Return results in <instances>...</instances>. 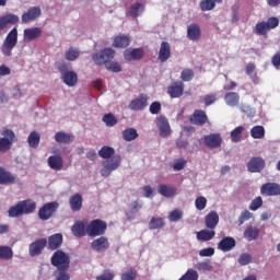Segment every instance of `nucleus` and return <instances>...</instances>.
<instances>
[{"mask_svg": "<svg viewBox=\"0 0 280 280\" xmlns=\"http://www.w3.org/2000/svg\"><path fill=\"white\" fill-rule=\"evenodd\" d=\"M199 8L202 12H210L215 8V1L213 0H201L199 3Z\"/></svg>", "mask_w": 280, "mask_h": 280, "instance_id": "3c124183", "label": "nucleus"}, {"mask_svg": "<svg viewBox=\"0 0 280 280\" xmlns=\"http://www.w3.org/2000/svg\"><path fill=\"white\" fill-rule=\"evenodd\" d=\"M143 209V201L137 199L132 201L129 206V212L126 213L127 220L132 221L135 220V213H139Z\"/></svg>", "mask_w": 280, "mask_h": 280, "instance_id": "bb28decb", "label": "nucleus"}, {"mask_svg": "<svg viewBox=\"0 0 280 280\" xmlns=\"http://www.w3.org/2000/svg\"><path fill=\"white\" fill-rule=\"evenodd\" d=\"M194 70L184 69L180 73V79L183 80V82H191V80H194Z\"/></svg>", "mask_w": 280, "mask_h": 280, "instance_id": "864d4df0", "label": "nucleus"}, {"mask_svg": "<svg viewBox=\"0 0 280 280\" xmlns=\"http://www.w3.org/2000/svg\"><path fill=\"white\" fill-rule=\"evenodd\" d=\"M27 143H28L30 148H33V150H36V148H38V145H40V133L37 131H32L28 135Z\"/></svg>", "mask_w": 280, "mask_h": 280, "instance_id": "ea45409f", "label": "nucleus"}, {"mask_svg": "<svg viewBox=\"0 0 280 280\" xmlns=\"http://www.w3.org/2000/svg\"><path fill=\"white\" fill-rule=\"evenodd\" d=\"M203 141L205 145L207 148H211L212 150H215V148H220V145H222V137L220 133H210L205 136Z\"/></svg>", "mask_w": 280, "mask_h": 280, "instance_id": "dca6fc26", "label": "nucleus"}, {"mask_svg": "<svg viewBox=\"0 0 280 280\" xmlns=\"http://www.w3.org/2000/svg\"><path fill=\"white\" fill-rule=\"evenodd\" d=\"M276 27H279V19L271 16L267 21L256 23L255 33L258 36H268V32H270V30H275Z\"/></svg>", "mask_w": 280, "mask_h": 280, "instance_id": "39448f33", "label": "nucleus"}, {"mask_svg": "<svg viewBox=\"0 0 280 280\" xmlns=\"http://www.w3.org/2000/svg\"><path fill=\"white\" fill-rule=\"evenodd\" d=\"M264 205L261 197H256L249 205L250 211H257Z\"/></svg>", "mask_w": 280, "mask_h": 280, "instance_id": "680f3d73", "label": "nucleus"}, {"mask_svg": "<svg viewBox=\"0 0 280 280\" xmlns=\"http://www.w3.org/2000/svg\"><path fill=\"white\" fill-rule=\"evenodd\" d=\"M250 137L253 139H264L266 137V129L264 126L256 125L250 129Z\"/></svg>", "mask_w": 280, "mask_h": 280, "instance_id": "37998d69", "label": "nucleus"}, {"mask_svg": "<svg viewBox=\"0 0 280 280\" xmlns=\"http://www.w3.org/2000/svg\"><path fill=\"white\" fill-rule=\"evenodd\" d=\"M145 10V7L141 2H136L129 8V14L133 19H137L140 13H142Z\"/></svg>", "mask_w": 280, "mask_h": 280, "instance_id": "a18cd8bd", "label": "nucleus"}, {"mask_svg": "<svg viewBox=\"0 0 280 280\" xmlns=\"http://www.w3.org/2000/svg\"><path fill=\"white\" fill-rule=\"evenodd\" d=\"M62 246V234L57 233L48 237L49 250H58Z\"/></svg>", "mask_w": 280, "mask_h": 280, "instance_id": "c756f323", "label": "nucleus"}, {"mask_svg": "<svg viewBox=\"0 0 280 280\" xmlns=\"http://www.w3.org/2000/svg\"><path fill=\"white\" fill-rule=\"evenodd\" d=\"M74 237H84L86 234V221H77L71 228Z\"/></svg>", "mask_w": 280, "mask_h": 280, "instance_id": "a878e982", "label": "nucleus"}, {"mask_svg": "<svg viewBox=\"0 0 280 280\" xmlns=\"http://www.w3.org/2000/svg\"><path fill=\"white\" fill-rule=\"evenodd\" d=\"M244 237L247 242H253L259 237V229L257 226H247L244 231Z\"/></svg>", "mask_w": 280, "mask_h": 280, "instance_id": "e433bc0d", "label": "nucleus"}, {"mask_svg": "<svg viewBox=\"0 0 280 280\" xmlns=\"http://www.w3.org/2000/svg\"><path fill=\"white\" fill-rule=\"evenodd\" d=\"M14 257V250L8 245H0V259L10 261Z\"/></svg>", "mask_w": 280, "mask_h": 280, "instance_id": "58836bf2", "label": "nucleus"}, {"mask_svg": "<svg viewBox=\"0 0 280 280\" xmlns=\"http://www.w3.org/2000/svg\"><path fill=\"white\" fill-rule=\"evenodd\" d=\"M137 269L130 267L129 269L121 273L120 280H137Z\"/></svg>", "mask_w": 280, "mask_h": 280, "instance_id": "09e8293b", "label": "nucleus"}, {"mask_svg": "<svg viewBox=\"0 0 280 280\" xmlns=\"http://www.w3.org/2000/svg\"><path fill=\"white\" fill-rule=\"evenodd\" d=\"M184 91L185 84L183 83V81H175L167 88V93L173 100L177 97H183Z\"/></svg>", "mask_w": 280, "mask_h": 280, "instance_id": "2eb2a0df", "label": "nucleus"}, {"mask_svg": "<svg viewBox=\"0 0 280 280\" xmlns=\"http://www.w3.org/2000/svg\"><path fill=\"white\" fill-rule=\"evenodd\" d=\"M115 275L110 269H105L102 275L96 277V280H114Z\"/></svg>", "mask_w": 280, "mask_h": 280, "instance_id": "4d7b16f0", "label": "nucleus"}, {"mask_svg": "<svg viewBox=\"0 0 280 280\" xmlns=\"http://www.w3.org/2000/svg\"><path fill=\"white\" fill-rule=\"evenodd\" d=\"M47 247V238H38L32 242L28 246V254L31 257H38L43 255V250Z\"/></svg>", "mask_w": 280, "mask_h": 280, "instance_id": "9d476101", "label": "nucleus"}, {"mask_svg": "<svg viewBox=\"0 0 280 280\" xmlns=\"http://www.w3.org/2000/svg\"><path fill=\"white\" fill-rule=\"evenodd\" d=\"M143 48H132V49H126L124 51V58L128 62H132V60H141L144 56Z\"/></svg>", "mask_w": 280, "mask_h": 280, "instance_id": "412c9836", "label": "nucleus"}, {"mask_svg": "<svg viewBox=\"0 0 280 280\" xmlns=\"http://www.w3.org/2000/svg\"><path fill=\"white\" fill-rule=\"evenodd\" d=\"M121 165V155H115L110 160L103 162V168L101 170V175L105 178L110 176L115 170Z\"/></svg>", "mask_w": 280, "mask_h": 280, "instance_id": "0eeeda50", "label": "nucleus"}, {"mask_svg": "<svg viewBox=\"0 0 280 280\" xmlns=\"http://www.w3.org/2000/svg\"><path fill=\"white\" fill-rule=\"evenodd\" d=\"M139 137L137 129L135 128H127L122 131V139L125 141H135Z\"/></svg>", "mask_w": 280, "mask_h": 280, "instance_id": "49530a36", "label": "nucleus"}, {"mask_svg": "<svg viewBox=\"0 0 280 280\" xmlns=\"http://www.w3.org/2000/svg\"><path fill=\"white\" fill-rule=\"evenodd\" d=\"M262 196H280V185L277 183L264 184L260 188Z\"/></svg>", "mask_w": 280, "mask_h": 280, "instance_id": "aec40b11", "label": "nucleus"}, {"mask_svg": "<svg viewBox=\"0 0 280 280\" xmlns=\"http://www.w3.org/2000/svg\"><path fill=\"white\" fill-rule=\"evenodd\" d=\"M105 67H106V69H108V71H112L113 73L121 72V65H119V62H117V61L109 62Z\"/></svg>", "mask_w": 280, "mask_h": 280, "instance_id": "0e129e2a", "label": "nucleus"}, {"mask_svg": "<svg viewBox=\"0 0 280 280\" xmlns=\"http://www.w3.org/2000/svg\"><path fill=\"white\" fill-rule=\"evenodd\" d=\"M250 218H253V212L244 210L238 217V222L240 224H244V222H247V220H250Z\"/></svg>", "mask_w": 280, "mask_h": 280, "instance_id": "338daca9", "label": "nucleus"}, {"mask_svg": "<svg viewBox=\"0 0 280 280\" xmlns=\"http://www.w3.org/2000/svg\"><path fill=\"white\" fill-rule=\"evenodd\" d=\"M195 207L198 211H203L207 207V198L200 196L195 200Z\"/></svg>", "mask_w": 280, "mask_h": 280, "instance_id": "13d9d810", "label": "nucleus"}, {"mask_svg": "<svg viewBox=\"0 0 280 280\" xmlns=\"http://www.w3.org/2000/svg\"><path fill=\"white\" fill-rule=\"evenodd\" d=\"M179 280H198V271L188 269L186 273L179 278Z\"/></svg>", "mask_w": 280, "mask_h": 280, "instance_id": "5fc2aeb1", "label": "nucleus"}, {"mask_svg": "<svg viewBox=\"0 0 280 280\" xmlns=\"http://www.w3.org/2000/svg\"><path fill=\"white\" fill-rule=\"evenodd\" d=\"M50 264L51 266L57 268V270H69L71 259L69 258V255H67V253L58 249L52 254L50 258Z\"/></svg>", "mask_w": 280, "mask_h": 280, "instance_id": "7ed1b4c3", "label": "nucleus"}, {"mask_svg": "<svg viewBox=\"0 0 280 280\" xmlns=\"http://www.w3.org/2000/svg\"><path fill=\"white\" fill-rule=\"evenodd\" d=\"M114 154H115V149L113 147H108V145H104L98 151V155L101 156V159H109L108 161H110V159H113Z\"/></svg>", "mask_w": 280, "mask_h": 280, "instance_id": "de8ad7c7", "label": "nucleus"}, {"mask_svg": "<svg viewBox=\"0 0 280 280\" xmlns=\"http://www.w3.org/2000/svg\"><path fill=\"white\" fill-rule=\"evenodd\" d=\"M2 135L3 138H0V152H8L12 148V143L16 141V135L12 129H5Z\"/></svg>", "mask_w": 280, "mask_h": 280, "instance_id": "1a4fd4ad", "label": "nucleus"}, {"mask_svg": "<svg viewBox=\"0 0 280 280\" xmlns=\"http://www.w3.org/2000/svg\"><path fill=\"white\" fill-rule=\"evenodd\" d=\"M224 102L228 106H238L240 105V94L237 92H230L224 95Z\"/></svg>", "mask_w": 280, "mask_h": 280, "instance_id": "c9c22d12", "label": "nucleus"}, {"mask_svg": "<svg viewBox=\"0 0 280 280\" xmlns=\"http://www.w3.org/2000/svg\"><path fill=\"white\" fill-rule=\"evenodd\" d=\"M174 172H180V170H185L187 167V161L185 159H179L172 165Z\"/></svg>", "mask_w": 280, "mask_h": 280, "instance_id": "e2e57ef3", "label": "nucleus"}, {"mask_svg": "<svg viewBox=\"0 0 280 280\" xmlns=\"http://www.w3.org/2000/svg\"><path fill=\"white\" fill-rule=\"evenodd\" d=\"M106 229H108V224L102 219H94L86 226V233L89 237H102L104 233H106Z\"/></svg>", "mask_w": 280, "mask_h": 280, "instance_id": "20e7f679", "label": "nucleus"}, {"mask_svg": "<svg viewBox=\"0 0 280 280\" xmlns=\"http://www.w3.org/2000/svg\"><path fill=\"white\" fill-rule=\"evenodd\" d=\"M103 121L108 128H113V126H117V117L112 113L105 114L103 116Z\"/></svg>", "mask_w": 280, "mask_h": 280, "instance_id": "603ef678", "label": "nucleus"}, {"mask_svg": "<svg viewBox=\"0 0 280 280\" xmlns=\"http://www.w3.org/2000/svg\"><path fill=\"white\" fill-rule=\"evenodd\" d=\"M215 237V231L213 230H201L197 232L198 242H211Z\"/></svg>", "mask_w": 280, "mask_h": 280, "instance_id": "4c0bfd02", "label": "nucleus"}, {"mask_svg": "<svg viewBox=\"0 0 280 280\" xmlns=\"http://www.w3.org/2000/svg\"><path fill=\"white\" fill-rule=\"evenodd\" d=\"M250 261H253V256H250V254H242L238 258V264H241V266H248Z\"/></svg>", "mask_w": 280, "mask_h": 280, "instance_id": "69168bd1", "label": "nucleus"}, {"mask_svg": "<svg viewBox=\"0 0 280 280\" xmlns=\"http://www.w3.org/2000/svg\"><path fill=\"white\" fill-rule=\"evenodd\" d=\"M149 110L151 115H159V113H161V103H159L158 101L151 103Z\"/></svg>", "mask_w": 280, "mask_h": 280, "instance_id": "774afa93", "label": "nucleus"}, {"mask_svg": "<svg viewBox=\"0 0 280 280\" xmlns=\"http://www.w3.org/2000/svg\"><path fill=\"white\" fill-rule=\"evenodd\" d=\"M237 242L232 236L223 237L219 244L218 249L222 250L223 253H229V250H233V247L236 246Z\"/></svg>", "mask_w": 280, "mask_h": 280, "instance_id": "5701e85b", "label": "nucleus"}, {"mask_svg": "<svg viewBox=\"0 0 280 280\" xmlns=\"http://www.w3.org/2000/svg\"><path fill=\"white\" fill-rule=\"evenodd\" d=\"M59 71L67 86H75V84H78V73H75V71H69L65 69V66H59Z\"/></svg>", "mask_w": 280, "mask_h": 280, "instance_id": "9b49d317", "label": "nucleus"}, {"mask_svg": "<svg viewBox=\"0 0 280 280\" xmlns=\"http://www.w3.org/2000/svg\"><path fill=\"white\" fill-rule=\"evenodd\" d=\"M265 167L266 161L261 156L252 158L247 163V171L250 172V174L262 172Z\"/></svg>", "mask_w": 280, "mask_h": 280, "instance_id": "f8f14e48", "label": "nucleus"}, {"mask_svg": "<svg viewBox=\"0 0 280 280\" xmlns=\"http://www.w3.org/2000/svg\"><path fill=\"white\" fill-rule=\"evenodd\" d=\"M113 58H115V51L112 48H104L92 56V60L97 65V67H108Z\"/></svg>", "mask_w": 280, "mask_h": 280, "instance_id": "423d86ee", "label": "nucleus"}, {"mask_svg": "<svg viewBox=\"0 0 280 280\" xmlns=\"http://www.w3.org/2000/svg\"><path fill=\"white\" fill-rule=\"evenodd\" d=\"M16 43H19V30L14 27L4 38L1 46V54H3L7 58H10V56H12V49L16 47Z\"/></svg>", "mask_w": 280, "mask_h": 280, "instance_id": "f03ea898", "label": "nucleus"}, {"mask_svg": "<svg viewBox=\"0 0 280 280\" xmlns=\"http://www.w3.org/2000/svg\"><path fill=\"white\" fill-rule=\"evenodd\" d=\"M201 31H200V26H198V24H190L187 27V38H189V40H200V36H201Z\"/></svg>", "mask_w": 280, "mask_h": 280, "instance_id": "2f4dec72", "label": "nucleus"}, {"mask_svg": "<svg viewBox=\"0 0 280 280\" xmlns=\"http://www.w3.org/2000/svg\"><path fill=\"white\" fill-rule=\"evenodd\" d=\"M80 58V50L78 48L70 47L66 51V60H69V62H73V60H78Z\"/></svg>", "mask_w": 280, "mask_h": 280, "instance_id": "8fccbe9b", "label": "nucleus"}, {"mask_svg": "<svg viewBox=\"0 0 280 280\" xmlns=\"http://www.w3.org/2000/svg\"><path fill=\"white\" fill-rule=\"evenodd\" d=\"M158 128L160 130V137H170V132H172V129L170 127V120L165 116H160L158 118Z\"/></svg>", "mask_w": 280, "mask_h": 280, "instance_id": "4be33fe9", "label": "nucleus"}, {"mask_svg": "<svg viewBox=\"0 0 280 280\" xmlns=\"http://www.w3.org/2000/svg\"><path fill=\"white\" fill-rule=\"evenodd\" d=\"M205 222H206L207 229H210V231H213V229L218 226V222H220V215H218V212L211 211L206 215Z\"/></svg>", "mask_w": 280, "mask_h": 280, "instance_id": "c85d7f7f", "label": "nucleus"}, {"mask_svg": "<svg viewBox=\"0 0 280 280\" xmlns=\"http://www.w3.org/2000/svg\"><path fill=\"white\" fill-rule=\"evenodd\" d=\"M148 106V95L141 94L138 98L129 103L130 110H143Z\"/></svg>", "mask_w": 280, "mask_h": 280, "instance_id": "b1692460", "label": "nucleus"}, {"mask_svg": "<svg viewBox=\"0 0 280 280\" xmlns=\"http://www.w3.org/2000/svg\"><path fill=\"white\" fill-rule=\"evenodd\" d=\"M34 211H36V201L25 199L11 207L8 213L9 218H21V215H30V213H34Z\"/></svg>", "mask_w": 280, "mask_h": 280, "instance_id": "f257e3e1", "label": "nucleus"}, {"mask_svg": "<svg viewBox=\"0 0 280 280\" xmlns=\"http://www.w3.org/2000/svg\"><path fill=\"white\" fill-rule=\"evenodd\" d=\"M170 222H178V220H183V212L179 209H175L168 214Z\"/></svg>", "mask_w": 280, "mask_h": 280, "instance_id": "6e6d98bb", "label": "nucleus"}, {"mask_svg": "<svg viewBox=\"0 0 280 280\" xmlns=\"http://www.w3.org/2000/svg\"><path fill=\"white\" fill-rule=\"evenodd\" d=\"M58 271L55 272L56 280H69L71 276L67 272L68 269H57Z\"/></svg>", "mask_w": 280, "mask_h": 280, "instance_id": "bf43d9fd", "label": "nucleus"}, {"mask_svg": "<svg viewBox=\"0 0 280 280\" xmlns=\"http://www.w3.org/2000/svg\"><path fill=\"white\" fill-rule=\"evenodd\" d=\"M82 202H83V199H82V195L80 194H75L72 197H70L69 205H70L71 211H81Z\"/></svg>", "mask_w": 280, "mask_h": 280, "instance_id": "f704fd0d", "label": "nucleus"}, {"mask_svg": "<svg viewBox=\"0 0 280 280\" xmlns=\"http://www.w3.org/2000/svg\"><path fill=\"white\" fill-rule=\"evenodd\" d=\"M65 165L62 158L60 155H50L48 158V166L50 170H55L56 172H60Z\"/></svg>", "mask_w": 280, "mask_h": 280, "instance_id": "7c9ffc66", "label": "nucleus"}, {"mask_svg": "<svg viewBox=\"0 0 280 280\" xmlns=\"http://www.w3.org/2000/svg\"><path fill=\"white\" fill-rule=\"evenodd\" d=\"M244 130H245L244 126H238L234 130H232L230 133L231 141L233 143H240V141H242V135H243Z\"/></svg>", "mask_w": 280, "mask_h": 280, "instance_id": "c03bdc74", "label": "nucleus"}, {"mask_svg": "<svg viewBox=\"0 0 280 280\" xmlns=\"http://www.w3.org/2000/svg\"><path fill=\"white\" fill-rule=\"evenodd\" d=\"M40 14H43L40 7H32L22 14V23L27 25V23H32L33 21H36V19L40 18Z\"/></svg>", "mask_w": 280, "mask_h": 280, "instance_id": "ddd939ff", "label": "nucleus"}, {"mask_svg": "<svg viewBox=\"0 0 280 280\" xmlns=\"http://www.w3.org/2000/svg\"><path fill=\"white\" fill-rule=\"evenodd\" d=\"M165 226V219L161 217H153L149 222V230L156 231L159 229H163Z\"/></svg>", "mask_w": 280, "mask_h": 280, "instance_id": "a19ab883", "label": "nucleus"}, {"mask_svg": "<svg viewBox=\"0 0 280 280\" xmlns=\"http://www.w3.org/2000/svg\"><path fill=\"white\" fill-rule=\"evenodd\" d=\"M74 137L70 133L59 131L55 135V141L57 143H71L73 142Z\"/></svg>", "mask_w": 280, "mask_h": 280, "instance_id": "79ce46f5", "label": "nucleus"}, {"mask_svg": "<svg viewBox=\"0 0 280 280\" xmlns=\"http://www.w3.org/2000/svg\"><path fill=\"white\" fill-rule=\"evenodd\" d=\"M43 36V30L40 27H31L24 30V40L31 43V40H36Z\"/></svg>", "mask_w": 280, "mask_h": 280, "instance_id": "393cba45", "label": "nucleus"}, {"mask_svg": "<svg viewBox=\"0 0 280 280\" xmlns=\"http://www.w3.org/2000/svg\"><path fill=\"white\" fill-rule=\"evenodd\" d=\"M16 177L0 166V185H12Z\"/></svg>", "mask_w": 280, "mask_h": 280, "instance_id": "473e14b6", "label": "nucleus"}, {"mask_svg": "<svg viewBox=\"0 0 280 280\" xmlns=\"http://www.w3.org/2000/svg\"><path fill=\"white\" fill-rule=\"evenodd\" d=\"M205 106H211V104H215L218 102V94L211 93L207 94L203 98Z\"/></svg>", "mask_w": 280, "mask_h": 280, "instance_id": "052dcab7", "label": "nucleus"}, {"mask_svg": "<svg viewBox=\"0 0 280 280\" xmlns=\"http://www.w3.org/2000/svg\"><path fill=\"white\" fill-rule=\"evenodd\" d=\"M158 191L164 198H174V196H176V186L161 184Z\"/></svg>", "mask_w": 280, "mask_h": 280, "instance_id": "cd10ccee", "label": "nucleus"}, {"mask_svg": "<svg viewBox=\"0 0 280 280\" xmlns=\"http://www.w3.org/2000/svg\"><path fill=\"white\" fill-rule=\"evenodd\" d=\"M58 207L60 205L57 201L45 203L38 211L39 220L47 221L52 218L56 211H58Z\"/></svg>", "mask_w": 280, "mask_h": 280, "instance_id": "6e6552de", "label": "nucleus"}, {"mask_svg": "<svg viewBox=\"0 0 280 280\" xmlns=\"http://www.w3.org/2000/svg\"><path fill=\"white\" fill-rule=\"evenodd\" d=\"M172 58V46H170V43L162 42L158 55V60L160 62H167Z\"/></svg>", "mask_w": 280, "mask_h": 280, "instance_id": "6ab92c4d", "label": "nucleus"}, {"mask_svg": "<svg viewBox=\"0 0 280 280\" xmlns=\"http://www.w3.org/2000/svg\"><path fill=\"white\" fill-rule=\"evenodd\" d=\"M91 248L95 250V253H106V250L110 248V243L108 242V237L101 236L98 238H95L91 243Z\"/></svg>", "mask_w": 280, "mask_h": 280, "instance_id": "4468645a", "label": "nucleus"}, {"mask_svg": "<svg viewBox=\"0 0 280 280\" xmlns=\"http://www.w3.org/2000/svg\"><path fill=\"white\" fill-rule=\"evenodd\" d=\"M130 45V36L128 35H118L114 38L113 47L119 49H126Z\"/></svg>", "mask_w": 280, "mask_h": 280, "instance_id": "72a5a7b5", "label": "nucleus"}, {"mask_svg": "<svg viewBox=\"0 0 280 280\" xmlns=\"http://www.w3.org/2000/svg\"><path fill=\"white\" fill-rule=\"evenodd\" d=\"M207 113L202 109H197L194 112V114L190 116L189 121L194 126H205L208 121Z\"/></svg>", "mask_w": 280, "mask_h": 280, "instance_id": "f3484780", "label": "nucleus"}, {"mask_svg": "<svg viewBox=\"0 0 280 280\" xmlns=\"http://www.w3.org/2000/svg\"><path fill=\"white\" fill-rule=\"evenodd\" d=\"M16 23H19V18L14 13H8L0 16V32L8 30L9 25H16Z\"/></svg>", "mask_w": 280, "mask_h": 280, "instance_id": "a211bd4d", "label": "nucleus"}]
</instances>
